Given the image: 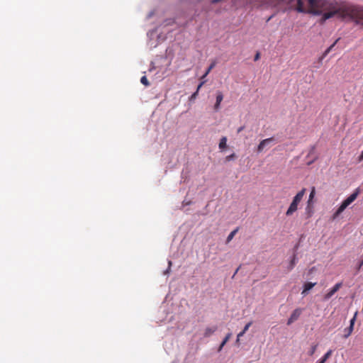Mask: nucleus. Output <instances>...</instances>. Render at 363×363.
Masks as SVG:
<instances>
[{
    "label": "nucleus",
    "instance_id": "f257e3e1",
    "mask_svg": "<svg viewBox=\"0 0 363 363\" xmlns=\"http://www.w3.org/2000/svg\"><path fill=\"white\" fill-rule=\"evenodd\" d=\"M359 194V189H357L351 195L344 200L336 211L333 213L332 219H336L345 210V208L357 198Z\"/></svg>",
    "mask_w": 363,
    "mask_h": 363
},
{
    "label": "nucleus",
    "instance_id": "f03ea898",
    "mask_svg": "<svg viewBox=\"0 0 363 363\" xmlns=\"http://www.w3.org/2000/svg\"><path fill=\"white\" fill-rule=\"evenodd\" d=\"M306 189H302L294 197L292 202L291 203L289 208L286 212L287 216H290L294 214L298 210V206L303 199V196L306 193Z\"/></svg>",
    "mask_w": 363,
    "mask_h": 363
},
{
    "label": "nucleus",
    "instance_id": "7ed1b4c3",
    "mask_svg": "<svg viewBox=\"0 0 363 363\" xmlns=\"http://www.w3.org/2000/svg\"><path fill=\"white\" fill-rule=\"evenodd\" d=\"M342 285V282L337 283L324 295V300L330 299L341 288Z\"/></svg>",
    "mask_w": 363,
    "mask_h": 363
},
{
    "label": "nucleus",
    "instance_id": "20e7f679",
    "mask_svg": "<svg viewBox=\"0 0 363 363\" xmlns=\"http://www.w3.org/2000/svg\"><path fill=\"white\" fill-rule=\"evenodd\" d=\"M302 313L301 308H296L292 313L291 314V316L287 320V325H290L291 323H293L294 321L298 320V318L300 317L301 314Z\"/></svg>",
    "mask_w": 363,
    "mask_h": 363
},
{
    "label": "nucleus",
    "instance_id": "39448f33",
    "mask_svg": "<svg viewBox=\"0 0 363 363\" xmlns=\"http://www.w3.org/2000/svg\"><path fill=\"white\" fill-rule=\"evenodd\" d=\"M274 141V139L273 137L262 140L257 146V152H262L266 146L269 145Z\"/></svg>",
    "mask_w": 363,
    "mask_h": 363
},
{
    "label": "nucleus",
    "instance_id": "423d86ee",
    "mask_svg": "<svg viewBox=\"0 0 363 363\" xmlns=\"http://www.w3.org/2000/svg\"><path fill=\"white\" fill-rule=\"evenodd\" d=\"M223 94L220 91H218L217 95H216V101L214 105L215 110L217 111L220 108V105L221 101H223Z\"/></svg>",
    "mask_w": 363,
    "mask_h": 363
},
{
    "label": "nucleus",
    "instance_id": "0eeeda50",
    "mask_svg": "<svg viewBox=\"0 0 363 363\" xmlns=\"http://www.w3.org/2000/svg\"><path fill=\"white\" fill-rule=\"evenodd\" d=\"M252 321H250V322L247 323L245 325V327H244L243 330H242L240 333H239L238 334V336H237V340H236V342H237V343H238V342H239V341H240V338L242 336H243V335H244V334H245V333L248 330L249 328L252 325Z\"/></svg>",
    "mask_w": 363,
    "mask_h": 363
},
{
    "label": "nucleus",
    "instance_id": "6e6552de",
    "mask_svg": "<svg viewBox=\"0 0 363 363\" xmlns=\"http://www.w3.org/2000/svg\"><path fill=\"white\" fill-rule=\"evenodd\" d=\"M316 284V283H312V282H306L303 285V290L302 291V295L305 296L307 292L311 290L315 285Z\"/></svg>",
    "mask_w": 363,
    "mask_h": 363
},
{
    "label": "nucleus",
    "instance_id": "1a4fd4ad",
    "mask_svg": "<svg viewBox=\"0 0 363 363\" xmlns=\"http://www.w3.org/2000/svg\"><path fill=\"white\" fill-rule=\"evenodd\" d=\"M217 330L216 326L208 327L205 329L203 335L207 337L211 336L213 333H214Z\"/></svg>",
    "mask_w": 363,
    "mask_h": 363
},
{
    "label": "nucleus",
    "instance_id": "9d476101",
    "mask_svg": "<svg viewBox=\"0 0 363 363\" xmlns=\"http://www.w3.org/2000/svg\"><path fill=\"white\" fill-rule=\"evenodd\" d=\"M333 354V350H329L316 363H325Z\"/></svg>",
    "mask_w": 363,
    "mask_h": 363
},
{
    "label": "nucleus",
    "instance_id": "9b49d317",
    "mask_svg": "<svg viewBox=\"0 0 363 363\" xmlns=\"http://www.w3.org/2000/svg\"><path fill=\"white\" fill-rule=\"evenodd\" d=\"M340 38H337L333 44H332L329 48H328L325 52H323V55L320 58V61L323 60V58H325L328 54L331 51V50L333 48V47L336 45V43L339 41Z\"/></svg>",
    "mask_w": 363,
    "mask_h": 363
},
{
    "label": "nucleus",
    "instance_id": "f8f14e48",
    "mask_svg": "<svg viewBox=\"0 0 363 363\" xmlns=\"http://www.w3.org/2000/svg\"><path fill=\"white\" fill-rule=\"evenodd\" d=\"M216 62L214 61L213 62L210 66L208 67V68L207 69V70L206 71V72L204 73V74L201 77V80H203V79H205V78L206 77V76L210 73V72L214 68V67L216 66Z\"/></svg>",
    "mask_w": 363,
    "mask_h": 363
},
{
    "label": "nucleus",
    "instance_id": "ddd939ff",
    "mask_svg": "<svg viewBox=\"0 0 363 363\" xmlns=\"http://www.w3.org/2000/svg\"><path fill=\"white\" fill-rule=\"evenodd\" d=\"M232 334L228 333L223 340L222 341L220 345L218 348V352L221 351L222 348L224 347V345L227 343V342L229 340V339L231 337Z\"/></svg>",
    "mask_w": 363,
    "mask_h": 363
},
{
    "label": "nucleus",
    "instance_id": "4468645a",
    "mask_svg": "<svg viewBox=\"0 0 363 363\" xmlns=\"http://www.w3.org/2000/svg\"><path fill=\"white\" fill-rule=\"evenodd\" d=\"M297 1V7H296V10L298 11V12H305L306 10H305V8L303 6V3L302 1V0H296Z\"/></svg>",
    "mask_w": 363,
    "mask_h": 363
},
{
    "label": "nucleus",
    "instance_id": "2eb2a0df",
    "mask_svg": "<svg viewBox=\"0 0 363 363\" xmlns=\"http://www.w3.org/2000/svg\"><path fill=\"white\" fill-rule=\"evenodd\" d=\"M318 347V344L313 343L311 345L310 350L308 351V354L309 356H313L315 352Z\"/></svg>",
    "mask_w": 363,
    "mask_h": 363
},
{
    "label": "nucleus",
    "instance_id": "dca6fc26",
    "mask_svg": "<svg viewBox=\"0 0 363 363\" xmlns=\"http://www.w3.org/2000/svg\"><path fill=\"white\" fill-rule=\"evenodd\" d=\"M226 143H227V138L226 137H223L220 140V143H219V148L223 150L224 148L226 147L227 145H226Z\"/></svg>",
    "mask_w": 363,
    "mask_h": 363
},
{
    "label": "nucleus",
    "instance_id": "f3484780",
    "mask_svg": "<svg viewBox=\"0 0 363 363\" xmlns=\"http://www.w3.org/2000/svg\"><path fill=\"white\" fill-rule=\"evenodd\" d=\"M238 228H237L236 229H235L234 230H233L228 236L227 238V240H226V242L227 243H228L229 242H230L233 238H234V236L236 235V233H238Z\"/></svg>",
    "mask_w": 363,
    "mask_h": 363
},
{
    "label": "nucleus",
    "instance_id": "a211bd4d",
    "mask_svg": "<svg viewBox=\"0 0 363 363\" xmlns=\"http://www.w3.org/2000/svg\"><path fill=\"white\" fill-rule=\"evenodd\" d=\"M296 255H294L293 257H292V259L290 262V264H289V266L288 267V269L289 271H291L295 266L296 264Z\"/></svg>",
    "mask_w": 363,
    "mask_h": 363
},
{
    "label": "nucleus",
    "instance_id": "6ab92c4d",
    "mask_svg": "<svg viewBox=\"0 0 363 363\" xmlns=\"http://www.w3.org/2000/svg\"><path fill=\"white\" fill-rule=\"evenodd\" d=\"M357 312H356L354 313L353 318L350 321V326L349 327H350V331H353L354 323H355L356 318H357Z\"/></svg>",
    "mask_w": 363,
    "mask_h": 363
},
{
    "label": "nucleus",
    "instance_id": "aec40b11",
    "mask_svg": "<svg viewBox=\"0 0 363 363\" xmlns=\"http://www.w3.org/2000/svg\"><path fill=\"white\" fill-rule=\"evenodd\" d=\"M140 82L146 86H149L150 84L148 79L145 76L141 77Z\"/></svg>",
    "mask_w": 363,
    "mask_h": 363
},
{
    "label": "nucleus",
    "instance_id": "412c9836",
    "mask_svg": "<svg viewBox=\"0 0 363 363\" xmlns=\"http://www.w3.org/2000/svg\"><path fill=\"white\" fill-rule=\"evenodd\" d=\"M352 331L350 330V327H348L347 328H345L344 337L347 338L352 334Z\"/></svg>",
    "mask_w": 363,
    "mask_h": 363
},
{
    "label": "nucleus",
    "instance_id": "4be33fe9",
    "mask_svg": "<svg viewBox=\"0 0 363 363\" xmlns=\"http://www.w3.org/2000/svg\"><path fill=\"white\" fill-rule=\"evenodd\" d=\"M315 195V188L314 186H313L311 188V193H310V195H309V198L313 199Z\"/></svg>",
    "mask_w": 363,
    "mask_h": 363
},
{
    "label": "nucleus",
    "instance_id": "5701e85b",
    "mask_svg": "<svg viewBox=\"0 0 363 363\" xmlns=\"http://www.w3.org/2000/svg\"><path fill=\"white\" fill-rule=\"evenodd\" d=\"M235 157V153H233V154H231V155H230L227 156V157H225V160H226L227 162H229V161H230V160H233Z\"/></svg>",
    "mask_w": 363,
    "mask_h": 363
},
{
    "label": "nucleus",
    "instance_id": "b1692460",
    "mask_svg": "<svg viewBox=\"0 0 363 363\" xmlns=\"http://www.w3.org/2000/svg\"><path fill=\"white\" fill-rule=\"evenodd\" d=\"M206 82V80L205 79H203L201 80V82H200V84L198 85L197 86V89L196 90H198V92L199 91L200 89L202 87V86L205 84Z\"/></svg>",
    "mask_w": 363,
    "mask_h": 363
},
{
    "label": "nucleus",
    "instance_id": "393cba45",
    "mask_svg": "<svg viewBox=\"0 0 363 363\" xmlns=\"http://www.w3.org/2000/svg\"><path fill=\"white\" fill-rule=\"evenodd\" d=\"M198 94H199L198 90H196V91H195V92H194V93L191 96V97H190V100H194V99H195L197 97Z\"/></svg>",
    "mask_w": 363,
    "mask_h": 363
},
{
    "label": "nucleus",
    "instance_id": "a878e982",
    "mask_svg": "<svg viewBox=\"0 0 363 363\" xmlns=\"http://www.w3.org/2000/svg\"><path fill=\"white\" fill-rule=\"evenodd\" d=\"M313 203V199L308 198V202H307V204H308L307 208H310L311 206H312Z\"/></svg>",
    "mask_w": 363,
    "mask_h": 363
},
{
    "label": "nucleus",
    "instance_id": "bb28decb",
    "mask_svg": "<svg viewBox=\"0 0 363 363\" xmlns=\"http://www.w3.org/2000/svg\"><path fill=\"white\" fill-rule=\"evenodd\" d=\"M259 57H260V54H259V52H257V53H256V55H255V56L254 60H255V61H257V60H258L259 59Z\"/></svg>",
    "mask_w": 363,
    "mask_h": 363
},
{
    "label": "nucleus",
    "instance_id": "cd10ccee",
    "mask_svg": "<svg viewBox=\"0 0 363 363\" xmlns=\"http://www.w3.org/2000/svg\"><path fill=\"white\" fill-rule=\"evenodd\" d=\"M245 128V126H240V128H238V130H237V133H240L241 131H242Z\"/></svg>",
    "mask_w": 363,
    "mask_h": 363
},
{
    "label": "nucleus",
    "instance_id": "c85d7f7f",
    "mask_svg": "<svg viewBox=\"0 0 363 363\" xmlns=\"http://www.w3.org/2000/svg\"><path fill=\"white\" fill-rule=\"evenodd\" d=\"M362 265H363V259L359 262V264L357 267V269L359 270Z\"/></svg>",
    "mask_w": 363,
    "mask_h": 363
},
{
    "label": "nucleus",
    "instance_id": "c756f323",
    "mask_svg": "<svg viewBox=\"0 0 363 363\" xmlns=\"http://www.w3.org/2000/svg\"><path fill=\"white\" fill-rule=\"evenodd\" d=\"M359 161L363 160V150H362V152H361V155L359 157Z\"/></svg>",
    "mask_w": 363,
    "mask_h": 363
},
{
    "label": "nucleus",
    "instance_id": "7c9ffc66",
    "mask_svg": "<svg viewBox=\"0 0 363 363\" xmlns=\"http://www.w3.org/2000/svg\"><path fill=\"white\" fill-rule=\"evenodd\" d=\"M220 1L221 0H211V3L212 4H216V3H218V2Z\"/></svg>",
    "mask_w": 363,
    "mask_h": 363
},
{
    "label": "nucleus",
    "instance_id": "2f4dec72",
    "mask_svg": "<svg viewBox=\"0 0 363 363\" xmlns=\"http://www.w3.org/2000/svg\"><path fill=\"white\" fill-rule=\"evenodd\" d=\"M238 270H239V268H238V269H236V271H235V274H234L233 277L237 274V272H238Z\"/></svg>",
    "mask_w": 363,
    "mask_h": 363
},
{
    "label": "nucleus",
    "instance_id": "473e14b6",
    "mask_svg": "<svg viewBox=\"0 0 363 363\" xmlns=\"http://www.w3.org/2000/svg\"><path fill=\"white\" fill-rule=\"evenodd\" d=\"M272 16L269 17L267 21H269L272 18Z\"/></svg>",
    "mask_w": 363,
    "mask_h": 363
}]
</instances>
